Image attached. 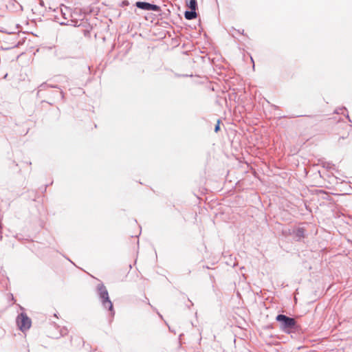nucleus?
<instances>
[{
    "mask_svg": "<svg viewBox=\"0 0 352 352\" xmlns=\"http://www.w3.org/2000/svg\"><path fill=\"white\" fill-rule=\"evenodd\" d=\"M97 293L100 299V301L104 309H108L110 311L111 316L113 317L115 311L113 309V303L111 301L109 296L108 291L106 287L102 283H99L97 285Z\"/></svg>",
    "mask_w": 352,
    "mask_h": 352,
    "instance_id": "nucleus-1",
    "label": "nucleus"
},
{
    "mask_svg": "<svg viewBox=\"0 0 352 352\" xmlns=\"http://www.w3.org/2000/svg\"><path fill=\"white\" fill-rule=\"evenodd\" d=\"M276 320L280 323V328L285 333H289L296 327L295 319L285 315H278L276 316Z\"/></svg>",
    "mask_w": 352,
    "mask_h": 352,
    "instance_id": "nucleus-2",
    "label": "nucleus"
},
{
    "mask_svg": "<svg viewBox=\"0 0 352 352\" xmlns=\"http://www.w3.org/2000/svg\"><path fill=\"white\" fill-rule=\"evenodd\" d=\"M16 324L21 331L28 330L31 327V320L25 313L20 314L16 318Z\"/></svg>",
    "mask_w": 352,
    "mask_h": 352,
    "instance_id": "nucleus-3",
    "label": "nucleus"
},
{
    "mask_svg": "<svg viewBox=\"0 0 352 352\" xmlns=\"http://www.w3.org/2000/svg\"><path fill=\"white\" fill-rule=\"evenodd\" d=\"M60 23L72 25L74 27L85 28L84 29H82V32H83V34L85 36H89V35H90V32H91V28L90 27V25L89 24H87V23L83 22L82 21H78V20H76V19H70V20H67V22H61Z\"/></svg>",
    "mask_w": 352,
    "mask_h": 352,
    "instance_id": "nucleus-4",
    "label": "nucleus"
},
{
    "mask_svg": "<svg viewBox=\"0 0 352 352\" xmlns=\"http://www.w3.org/2000/svg\"><path fill=\"white\" fill-rule=\"evenodd\" d=\"M135 6H137V8L144 10L155 12H159L160 10V6L148 2L138 1L135 3Z\"/></svg>",
    "mask_w": 352,
    "mask_h": 352,
    "instance_id": "nucleus-5",
    "label": "nucleus"
},
{
    "mask_svg": "<svg viewBox=\"0 0 352 352\" xmlns=\"http://www.w3.org/2000/svg\"><path fill=\"white\" fill-rule=\"evenodd\" d=\"M184 16L186 19L191 20L195 19L197 16V14L195 10H186L184 12Z\"/></svg>",
    "mask_w": 352,
    "mask_h": 352,
    "instance_id": "nucleus-6",
    "label": "nucleus"
},
{
    "mask_svg": "<svg viewBox=\"0 0 352 352\" xmlns=\"http://www.w3.org/2000/svg\"><path fill=\"white\" fill-rule=\"evenodd\" d=\"M60 12L62 13V15H63L64 19L67 20V14H70L69 8L66 6H64L63 8H60Z\"/></svg>",
    "mask_w": 352,
    "mask_h": 352,
    "instance_id": "nucleus-7",
    "label": "nucleus"
},
{
    "mask_svg": "<svg viewBox=\"0 0 352 352\" xmlns=\"http://www.w3.org/2000/svg\"><path fill=\"white\" fill-rule=\"evenodd\" d=\"M188 6L190 9L196 10L197 1L196 0H190Z\"/></svg>",
    "mask_w": 352,
    "mask_h": 352,
    "instance_id": "nucleus-8",
    "label": "nucleus"
},
{
    "mask_svg": "<svg viewBox=\"0 0 352 352\" xmlns=\"http://www.w3.org/2000/svg\"><path fill=\"white\" fill-rule=\"evenodd\" d=\"M296 236L298 238V239H300L301 238L304 237V230L302 228H299L296 232Z\"/></svg>",
    "mask_w": 352,
    "mask_h": 352,
    "instance_id": "nucleus-9",
    "label": "nucleus"
},
{
    "mask_svg": "<svg viewBox=\"0 0 352 352\" xmlns=\"http://www.w3.org/2000/svg\"><path fill=\"white\" fill-rule=\"evenodd\" d=\"M199 58L201 59V63L203 64H207L208 61L210 59V57L207 56H199Z\"/></svg>",
    "mask_w": 352,
    "mask_h": 352,
    "instance_id": "nucleus-10",
    "label": "nucleus"
},
{
    "mask_svg": "<svg viewBox=\"0 0 352 352\" xmlns=\"http://www.w3.org/2000/svg\"><path fill=\"white\" fill-rule=\"evenodd\" d=\"M346 111V108L344 107H342V108H339V109H337L335 110V113H337V114H339V113H343L344 111Z\"/></svg>",
    "mask_w": 352,
    "mask_h": 352,
    "instance_id": "nucleus-11",
    "label": "nucleus"
},
{
    "mask_svg": "<svg viewBox=\"0 0 352 352\" xmlns=\"http://www.w3.org/2000/svg\"><path fill=\"white\" fill-rule=\"evenodd\" d=\"M220 130V120L217 121V123L214 127V131L217 133Z\"/></svg>",
    "mask_w": 352,
    "mask_h": 352,
    "instance_id": "nucleus-12",
    "label": "nucleus"
},
{
    "mask_svg": "<svg viewBox=\"0 0 352 352\" xmlns=\"http://www.w3.org/2000/svg\"><path fill=\"white\" fill-rule=\"evenodd\" d=\"M129 4V1L125 0V1H123L121 3V6H126Z\"/></svg>",
    "mask_w": 352,
    "mask_h": 352,
    "instance_id": "nucleus-13",
    "label": "nucleus"
},
{
    "mask_svg": "<svg viewBox=\"0 0 352 352\" xmlns=\"http://www.w3.org/2000/svg\"><path fill=\"white\" fill-rule=\"evenodd\" d=\"M184 76H192V74H186V75H183Z\"/></svg>",
    "mask_w": 352,
    "mask_h": 352,
    "instance_id": "nucleus-14",
    "label": "nucleus"
},
{
    "mask_svg": "<svg viewBox=\"0 0 352 352\" xmlns=\"http://www.w3.org/2000/svg\"><path fill=\"white\" fill-rule=\"evenodd\" d=\"M346 118H348L349 121L351 122V120L349 118V114H346Z\"/></svg>",
    "mask_w": 352,
    "mask_h": 352,
    "instance_id": "nucleus-15",
    "label": "nucleus"
},
{
    "mask_svg": "<svg viewBox=\"0 0 352 352\" xmlns=\"http://www.w3.org/2000/svg\"><path fill=\"white\" fill-rule=\"evenodd\" d=\"M91 68H92V67H88V69H89V71L90 72H91Z\"/></svg>",
    "mask_w": 352,
    "mask_h": 352,
    "instance_id": "nucleus-16",
    "label": "nucleus"
},
{
    "mask_svg": "<svg viewBox=\"0 0 352 352\" xmlns=\"http://www.w3.org/2000/svg\"><path fill=\"white\" fill-rule=\"evenodd\" d=\"M251 60H252V62L253 63V66H254V61H253V58H251Z\"/></svg>",
    "mask_w": 352,
    "mask_h": 352,
    "instance_id": "nucleus-17",
    "label": "nucleus"
}]
</instances>
